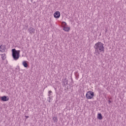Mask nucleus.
<instances>
[{
  "mask_svg": "<svg viewBox=\"0 0 126 126\" xmlns=\"http://www.w3.org/2000/svg\"><path fill=\"white\" fill-rule=\"evenodd\" d=\"M94 92L92 91H89L86 94L87 99H92L94 97Z\"/></svg>",
  "mask_w": 126,
  "mask_h": 126,
  "instance_id": "4",
  "label": "nucleus"
},
{
  "mask_svg": "<svg viewBox=\"0 0 126 126\" xmlns=\"http://www.w3.org/2000/svg\"><path fill=\"white\" fill-rule=\"evenodd\" d=\"M9 100V97L6 95L1 96V101L2 102H6Z\"/></svg>",
  "mask_w": 126,
  "mask_h": 126,
  "instance_id": "5",
  "label": "nucleus"
},
{
  "mask_svg": "<svg viewBox=\"0 0 126 126\" xmlns=\"http://www.w3.org/2000/svg\"><path fill=\"white\" fill-rule=\"evenodd\" d=\"M1 59L2 60H4L5 59H6V55L5 54H3L1 55Z\"/></svg>",
  "mask_w": 126,
  "mask_h": 126,
  "instance_id": "10",
  "label": "nucleus"
},
{
  "mask_svg": "<svg viewBox=\"0 0 126 126\" xmlns=\"http://www.w3.org/2000/svg\"><path fill=\"white\" fill-rule=\"evenodd\" d=\"M94 48L95 52L98 55H100V53L105 52V48L104 47V44L101 42H98L94 44Z\"/></svg>",
  "mask_w": 126,
  "mask_h": 126,
  "instance_id": "1",
  "label": "nucleus"
},
{
  "mask_svg": "<svg viewBox=\"0 0 126 126\" xmlns=\"http://www.w3.org/2000/svg\"><path fill=\"white\" fill-rule=\"evenodd\" d=\"M47 101H48V102H49V103H51V97H50V96H49V97L48 98Z\"/></svg>",
  "mask_w": 126,
  "mask_h": 126,
  "instance_id": "15",
  "label": "nucleus"
},
{
  "mask_svg": "<svg viewBox=\"0 0 126 126\" xmlns=\"http://www.w3.org/2000/svg\"><path fill=\"white\" fill-rule=\"evenodd\" d=\"M61 26L65 32H69L70 31V28L67 26V24L65 22H62L61 23Z\"/></svg>",
  "mask_w": 126,
  "mask_h": 126,
  "instance_id": "3",
  "label": "nucleus"
},
{
  "mask_svg": "<svg viewBox=\"0 0 126 126\" xmlns=\"http://www.w3.org/2000/svg\"><path fill=\"white\" fill-rule=\"evenodd\" d=\"M62 82H63L64 85L67 84V80L66 79L63 80Z\"/></svg>",
  "mask_w": 126,
  "mask_h": 126,
  "instance_id": "11",
  "label": "nucleus"
},
{
  "mask_svg": "<svg viewBox=\"0 0 126 126\" xmlns=\"http://www.w3.org/2000/svg\"><path fill=\"white\" fill-rule=\"evenodd\" d=\"M25 117L26 118V119H28V118H29V116H25Z\"/></svg>",
  "mask_w": 126,
  "mask_h": 126,
  "instance_id": "16",
  "label": "nucleus"
},
{
  "mask_svg": "<svg viewBox=\"0 0 126 126\" xmlns=\"http://www.w3.org/2000/svg\"><path fill=\"white\" fill-rule=\"evenodd\" d=\"M51 93H52V91H49V92H48V96H49V97H50L51 96V95H52L51 94Z\"/></svg>",
  "mask_w": 126,
  "mask_h": 126,
  "instance_id": "14",
  "label": "nucleus"
},
{
  "mask_svg": "<svg viewBox=\"0 0 126 126\" xmlns=\"http://www.w3.org/2000/svg\"><path fill=\"white\" fill-rule=\"evenodd\" d=\"M53 121L54 122V123H57L58 122V118L53 117Z\"/></svg>",
  "mask_w": 126,
  "mask_h": 126,
  "instance_id": "12",
  "label": "nucleus"
},
{
  "mask_svg": "<svg viewBox=\"0 0 126 126\" xmlns=\"http://www.w3.org/2000/svg\"><path fill=\"white\" fill-rule=\"evenodd\" d=\"M34 32H35V29L32 28L30 31V33L31 34H32V33H34Z\"/></svg>",
  "mask_w": 126,
  "mask_h": 126,
  "instance_id": "13",
  "label": "nucleus"
},
{
  "mask_svg": "<svg viewBox=\"0 0 126 126\" xmlns=\"http://www.w3.org/2000/svg\"><path fill=\"white\" fill-rule=\"evenodd\" d=\"M22 64L24 66V67H27L28 66V64H27V61H23Z\"/></svg>",
  "mask_w": 126,
  "mask_h": 126,
  "instance_id": "9",
  "label": "nucleus"
},
{
  "mask_svg": "<svg viewBox=\"0 0 126 126\" xmlns=\"http://www.w3.org/2000/svg\"><path fill=\"white\" fill-rule=\"evenodd\" d=\"M111 100H109V103H111Z\"/></svg>",
  "mask_w": 126,
  "mask_h": 126,
  "instance_id": "17",
  "label": "nucleus"
},
{
  "mask_svg": "<svg viewBox=\"0 0 126 126\" xmlns=\"http://www.w3.org/2000/svg\"><path fill=\"white\" fill-rule=\"evenodd\" d=\"M12 55L13 59L15 61H17L20 57V50H16L15 49H12Z\"/></svg>",
  "mask_w": 126,
  "mask_h": 126,
  "instance_id": "2",
  "label": "nucleus"
},
{
  "mask_svg": "<svg viewBox=\"0 0 126 126\" xmlns=\"http://www.w3.org/2000/svg\"><path fill=\"white\" fill-rule=\"evenodd\" d=\"M0 99H1V97L0 96Z\"/></svg>",
  "mask_w": 126,
  "mask_h": 126,
  "instance_id": "18",
  "label": "nucleus"
},
{
  "mask_svg": "<svg viewBox=\"0 0 126 126\" xmlns=\"http://www.w3.org/2000/svg\"><path fill=\"white\" fill-rule=\"evenodd\" d=\"M4 53L5 52V45H1L0 46V53Z\"/></svg>",
  "mask_w": 126,
  "mask_h": 126,
  "instance_id": "7",
  "label": "nucleus"
},
{
  "mask_svg": "<svg viewBox=\"0 0 126 126\" xmlns=\"http://www.w3.org/2000/svg\"><path fill=\"white\" fill-rule=\"evenodd\" d=\"M97 119L98 120H103V116L101 113H98L97 114Z\"/></svg>",
  "mask_w": 126,
  "mask_h": 126,
  "instance_id": "8",
  "label": "nucleus"
},
{
  "mask_svg": "<svg viewBox=\"0 0 126 126\" xmlns=\"http://www.w3.org/2000/svg\"><path fill=\"white\" fill-rule=\"evenodd\" d=\"M54 16L55 18H60V17H61V12H60V11H56L54 14Z\"/></svg>",
  "mask_w": 126,
  "mask_h": 126,
  "instance_id": "6",
  "label": "nucleus"
}]
</instances>
